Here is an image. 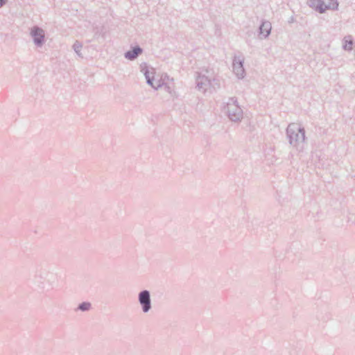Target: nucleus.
I'll list each match as a JSON object with an SVG mask.
<instances>
[{"instance_id":"4","label":"nucleus","mask_w":355,"mask_h":355,"mask_svg":"<svg viewBox=\"0 0 355 355\" xmlns=\"http://www.w3.org/2000/svg\"><path fill=\"white\" fill-rule=\"evenodd\" d=\"M270 30H271L270 24L269 22H264L261 24V26L260 27V33L263 37H267L269 35Z\"/></svg>"},{"instance_id":"3","label":"nucleus","mask_w":355,"mask_h":355,"mask_svg":"<svg viewBox=\"0 0 355 355\" xmlns=\"http://www.w3.org/2000/svg\"><path fill=\"white\" fill-rule=\"evenodd\" d=\"M32 35L34 37L35 42L37 43H41L42 40L44 37L43 31L39 28H35L32 31Z\"/></svg>"},{"instance_id":"6","label":"nucleus","mask_w":355,"mask_h":355,"mask_svg":"<svg viewBox=\"0 0 355 355\" xmlns=\"http://www.w3.org/2000/svg\"><path fill=\"white\" fill-rule=\"evenodd\" d=\"M234 69L236 70L237 75L243 76V69L241 63H239L236 67L234 66Z\"/></svg>"},{"instance_id":"1","label":"nucleus","mask_w":355,"mask_h":355,"mask_svg":"<svg viewBox=\"0 0 355 355\" xmlns=\"http://www.w3.org/2000/svg\"><path fill=\"white\" fill-rule=\"evenodd\" d=\"M311 5L320 12H323L327 9L334 7L336 3L333 2V0H311Z\"/></svg>"},{"instance_id":"9","label":"nucleus","mask_w":355,"mask_h":355,"mask_svg":"<svg viewBox=\"0 0 355 355\" xmlns=\"http://www.w3.org/2000/svg\"><path fill=\"white\" fill-rule=\"evenodd\" d=\"M3 3H4V1L0 0V7L2 6Z\"/></svg>"},{"instance_id":"8","label":"nucleus","mask_w":355,"mask_h":355,"mask_svg":"<svg viewBox=\"0 0 355 355\" xmlns=\"http://www.w3.org/2000/svg\"><path fill=\"white\" fill-rule=\"evenodd\" d=\"M352 42L349 41V42L346 40V44H345V49L347 50L352 49Z\"/></svg>"},{"instance_id":"7","label":"nucleus","mask_w":355,"mask_h":355,"mask_svg":"<svg viewBox=\"0 0 355 355\" xmlns=\"http://www.w3.org/2000/svg\"><path fill=\"white\" fill-rule=\"evenodd\" d=\"M90 307V304L89 303H87V302H84L83 304H81L79 306L80 309L83 310V311H86V310H88Z\"/></svg>"},{"instance_id":"2","label":"nucleus","mask_w":355,"mask_h":355,"mask_svg":"<svg viewBox=\"0 0 355 355\" xmlns=\"http://www.w3.org/2000/svg\"><path fill=\"white\" fill-rule=\"evenodd\" d=\"M139 302L143 305V310L147 312L150 308V295L147 291H142L139 294Z\"/></svg>"},{"instance_id":"5","label":"nucleus","mask_w":355,"mask_h":355,"mask_svg":"<svg viewBox=\"0 0 355 355\" xmlns=\"http://www.w3.org/2000/svg\"><path fill=\"white\" fill-rule=\"evenodd\" d=\"M141 49L139 47L135 48L132 51H130L126 53L125 57L130 60L135 58L139 53H141Z\"/></svg>"},{"instance_id":"10","label":"nucleus","mask_w":355,"mask_h":355,"mask_svg":"<svg viewBox=\"0 0 355 355\" xmlns=\"http://www.w3.org/2000/svg\"><path fill=\"white\" fill-rule=\"evenodd\" d=\"M148 82L149 84H150L151 85L153 86V83L151 82V80L150 79L148 80Z\"/></svg>"}]
</instances>
